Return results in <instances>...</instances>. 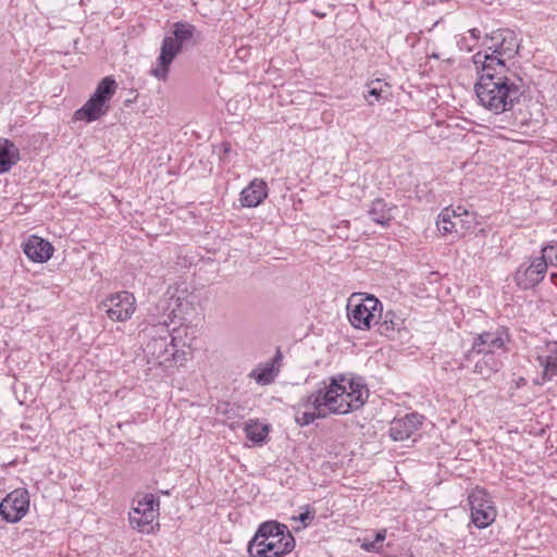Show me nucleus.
Returning a JSON list of instances; mask_svg holds the SVG:
<instances>
[{
    "label": "nucleus",
    "instance_id": "12",
    "mask_svg": "<svg viewBox=\"0 0 557 557\" xmlns=\"http://www.w3.org/2000/svg\"><path fill=\"white\" fill-rule=\"evenodd\" d=\"M99 309L104 311L113 322H125L131 319L136 310V299L127 290L117 292L103 299Z\"/></svg>",
    "mask_w": 557,
    "mask_h": 557
},
{
    "label": "nucleus",
    "instance_id": "34",
    "mask_svg": "<svg viewBox=\"0 0 557 557\" xmlns=\"http://www.w3.org/2000/svg\"><path fill=\"white\" fill-rule=\"evenodd\" d=\"M224 153H228L231 151V144L230 143H223L222 144Z\"/></svg>",
    "mask_w": 557,
    "mask_h": 557
},
{
    "label": "nucleus",
    "instance_id": "10",
    "mask_svg": "<svg viewBox=\"0 0 557 557\" xmlns=\"http://www.w3.org/2000/svg\"><path fill=\"white\" fill-rule=\"evenodd\" d=\"M471 511V522L479 529L491 525L497 516V510L491 495L483 487L475 486L468 496Z\"/></svg>",
    "mask_w": 557,
    "mask_h": 557
},
{
    "label": "nucleus",
    "instance_id": "9",
    "mask_svg": "<svg viewBox=\"0 0 557 557\" xmlns=\"http://www.w3.org/2000/svg\"><path fill=\"white\" fill-rule=\"evenodd\" d=\"M376 312H382V304L373 295L356 299L352 295L347 304V317L355 329L370 330Z\"/></svg>",
    "mask_w": 557,
    "mask_h": 557
},
{
    "label": "nucleus",
    "instance_id": "23",
    "mask_svg": "<svg viewBox=\"0 0 557 557\" xmlns=\"http://www.w3.org/2000/svg\"><path fill=\"white\" fill-rule=\"evenodd\" d=\"M246 437L255 445H262L269 434V426L267 424L258 423L257 421L250 420L245 425Z\"/></svg>",
    "mask_w": 557,
    "mask_h": 557
},
{
    "label": "nucleus",
    "instance_id": "18",
    "mask_svg": "<svg viewBox=\"0 0 557 557\" xmlns=\"http://www.w3.org/2000/svg\"><path fill=\"white\" fill-rule=\"evenodd\" d=\"M537 361L543 368L542 383L552 381L557 375V342L547 344V355L539 356Z\"/></svg>",
    "mask_w": 557,
    "mask_h": 557
},
{
    "label": "nucleus",
    "instance_id": "29",
    "mask_svg": "<svg viewBox=\"0 0 557 557\" xmlns=\"http://www.w3.org/2000/svg\"><path fill=\"white\" fill-rule=\"evenodd\" d=\"M302 509L304 511L296 519L302 523L304 528H306L314 519L315 510L309 505H306Z\"/></svg>",
    "mask_w": 557,
    "mask_h": 557
},
{
    "label": "nucleus",
    "instance_id": "19",
    "mask_svg": "<svg viewBox=\"0 0 557 557\" xmlns=\"http://www.w3.org/2000/svg\"><path fill=\"white\" fill-rule=\"evenodd\" d=\"M20 161V151L9 139H0V174L9 172Z\"/></svg>",
    "mask_w": 557,
    "mask_h": 557
},
{
    "label": "nucleus",
    "instance_id": "30",
    "mask_svg": "<svg viewBox=\"0 0 557 557\" xmlns=\"http://www.w3.org/2000/svg\"><path fill=\"white\" fill-rule=\"evenodd\" d=\"M218 411L224 416H226L228 419L233 418L234 416V408L231 406L230 403H224L218 407Z\"/></svg>",
    "mask_w": 557,
    "mask_h": 557
},
{
    "label": "nucleus",
    "instance_id": "24",
    "mask_svg": "<svg viewBox=\"0 0 557 557\" xmlns=\"http://www.w3.org/2000/svg\"><path fill=\"white\" fill-rule=\"evenodd\" d=\"M455 234L463 237L467 233L473 232L479 224L475 212H468L465 215L454 220Z\"/></svg>",
    "mask_w": 557,
    "mask_h": 557
},
{
    "label": "nucleus",
    "instance_id": "37",
    "mask_svg": "<svg viewBox=\"0 0 557 557\" xmlns=\"http://www.w3.org/2000/svg\"><path fill=\"white\" fill-rule=\"evenodd\" d=\"M314 14H315L317 16H320V17H323V16H324V14H321V11L314 12Z\"/></svg>",
    "mask_w": 557,
    "mask_h": 557
},
{
    "label": "nucleus",
    "instance_id": "17",
    "mask_svg": "<svg viewBox=\"0 0 557 557\" xmlns=\"http://www.w3.org/2000/svg\"><path fill=\"white\" fill-rule=\"evenodd\" d=\"M268 185L263 180L255 178L240 193V205L246 208H256L268 197Z\"/></svg>",
    "mask_w": 557,
    "mask_h": 557
},
{
    "label": "nucleus",
    "instance_id": "14",
    "mask_svg": "<svg viewBox=\"0 0 557 557\" xmlns=\"http://www.w3.org/2000/svg\"><path fill=\"white\" fill-rule=\"evenodd\" d=\"M29 493L26 488H15L1 500L0 516L9 523H16L28 512Z\"/></svg>",
    "mask_w": 557,
    "mask_h": 557
},
{
    "label": "nucleus",
    "instance_id": "26",
    "mask_svg": "<svg viewBox=\"0 0 557 557\" xmlns=\"http://www.w3.org/2000/svg\"><path fill=\"white\" fill-rule=\"evenodd\" d=\"M455 211H453L451 208H444L441 213L438 214L436 225L438 231L443 234H453L455 233V224H454V218Z\"/></svg>",
    "mask_w": 557,
    "mask_h": 557
},
{
    "label": "nucleus",
    "instance_id": "32",
    "mask_svg": "<svg viewBox=\"0 0 557 557\" xmlns=\"http://www.w3.org/2000/svg\"><path fill=\"white\" fill-rule=\"evenodd\" d=\"M453 211H455V216L453 218L454 220L457 219V218H460L462 215H465L466 213H468L469 211L462 207H457L456 209H453Z\"/></svg>",
    "mask_w": 557,
    "mask_h": 557
},
{
    "label": "nucleus",
    "instance_id": "38",
    "mask_svg": "<svg viewBox=\"0 0 557 557\" xmlns=\"http://www.w3.org/2000/svg\"><path fill=\"white\" fill-rule=\"evenodd\" d=\"M314 14H315L317 16H320V17H323V16H324V14H321V11L314 12Z\"/></svg>",
    "mask_w": 557,
    "mask_h": 557
},
{
    "label": "nucleus",
    "instance_id": "35",
    "mask_svg": "<svg viewBox=\"0 0 557 557\" xmlns=\"http://www.w3.org/2000/svg\"><path fill=\"white\" fill-rule=\"evenodd\" d=\"M281 357H282L281 351L277 350L274 360H278V359H281Z\"/></svg>",
    "mask_w": 557,
    "mask_h": 557
},
{
    "label": "nucleus",
    "instance_id": "7",
    "mask_svg": "<svg viewBox=\"0 0 557 557\" xmlns=\"http://www.w3.org/2000/svg\"><path fill=\"white\" fill-rule=\"evenodd\" d=\"M116 89L117 83L113 76L103 77L86 103L74 112L73 119L91 123L106 115L110 110V100Z\"/></svg>",
    "mask_w": 557,
    "mask_h": 557
},
{
    "label": "nucleus",
    "instance_id": "4",
    "mask_svg": "<svg viewBox=\"0 0 557 557\" xmlns=\"http://www.w3.org/2000/svg\"><path fill=\"white\" fill-rule=\"evenodd\" d=\"M295 548V537L288 527L275 520L259 524L249 541L247 552L250 557H283Z\"/></svg>",
    "mask_w": 557,
    "mask_h": 557
},
{
    "label": "nucleus",
    "instance_id": "28",
    "mask_svg": "<svg viewBox=\"0 0 557 557\" xmlns=\"http://www.w3.org/2000/svg\"><path fill=\"white\" fill-rule=\"evenodd\" d=\"M388 96V85L381 79L371 81L368 84V97H373L376 101L385 99Z\"/></svg>",
    "mask_w": 557,
    "mask_h": 557
},
{
    "label": "nucleus",
    "instance_id": "3",
    "mask_svg": "<svg viewBox=\"0 0 557 557\" xmlns=\"http://www.w3.org/2000/svg\"><path fill=\"white\" fill-rule=\"evenodd\" d=\"M171 300L180 308V297L173 299H162L156 306V310L163 311L161 318H156L150 314L151 319L148 325L140 331V335L146 341L144 352L149 360L154 361L160 366H165L171 361H178L182 356L175 344V337L172 336L169 325L173 322V317H176V309L171 308Z\"/></svg>",
    "mask_w": 557,
    "mask_h": 557
},
{
    "label": "nucleus",
    "instance_id": "2",
    "mask_svg": "<svg viewBox=\"0 0 557 557\" xmlns=\"http://www.w3.org/2000/svg\"><path fill=\"white\" fill-rule=\"evenodd\" d=\"M495 67L475 66L478 81L474 92L479 104L493 114L511 111L524 92L522 77L508 65L496 62Z\"/></svg>",
    "mask_w": 557,
    "mask_h": 557
},
{
    "label": "nucleus",
    "instance_id": "15",
    "mask_svg": "<svg viewBox=\"0 0 557 557\" xmlns=\"http://www.w3.org/2000/svg\"><path fill=\"white\" fill-rule=\"evenodd\" d=\"M423 416L417 412L407 413L403 418H395L391 422L389 436L395 442L408 440L421 425Z\"/></svg>",
    "mask_w": 557,
    "mask_h": 557
},
{
    "label": "nucleus",
    "instance_id": "25",
    "mask_svg": "<svg viewBox=\"0 0 557 557\" xmlns=\"http://www.w3.org/2000/svg\"><path fill=\"white\" fill-rule=\"evenodd\" d=\"M274 366L272 363L260 364L253 369L250 376L260 385L271 384L275 379Z\"/></svg>",
    "mask_w": 557,
    "mask_h": 557
},
{
    "label": "nucleus",
    "instance_id": "36",
    "mask_svg": "<svg viewBox=\"0 0 557 557\" xmlns=\"http://www.w3.org/2000/svg\"><path fill=\"white\" fill-rule=\"evenodd\" d=\"M160 493L163 495H170V491H168V490L166 491L161 490Z\"/></svg>",
    "mask_w": 557,
    "mask_h": 557
},
{
    "label": "nucleus",
    "instance_id": "21",
    "mask_svg": "<svg viewBox=\"0 0 557 557\" xmlns=\"http://www.w3.org/2000/svg\"><path fill=\"white\" fill-rule=\"evenodd\" d=\"M481 355L482 358L475 362L473 372L484 379H488L502 369L503 362L494 354Z\"/></svg>",
    "mask_w": 557,
    "mask_h": 557
},
{
    "label": "nucleus",
    "instance_id": "20",
    "mask_svg": "<svg viewBox=\"0 0 557 557\" xmlns=\"http://www.w3.org/2000/svg\"><path fill=\"white\" fill-rule=\"evenodd\" d=\"M404 319L398 317L393 310L386 311L383 315L380 312V320L376 322L379 325V333L386 337H394L396 332L404 327Z\"/></svg>",
    "mask_w": 557,
    "mask_h": 557
},
{
    "label": "nucleus",
    "instance_id": "33",
    "mask_svg": "<svg viewBox=\"0 0 557 557\" xmlns=\"http://www.w3.org/2000/svg\"><path fill=\"white\" fill-rule=\"evenodd\" d=\"M469 34L474 40H478L480 38L481 32L478 28H471L469 29Z\"/></svg>",
    "mask_w": 557,
    "mask_h": 557
},
{
    "label": "nucleus",
    "instance_id": "11",
    "mask_svg": "<svg viewBox=\"0 0 557 557\" xmlns=\"http://www.w3.org/2000/svg\"><path fill=\"white\" fill-rule=\"evenodd\" d=\"M159 498L153 494H145L128 515L131 527L141 533L153 532V522L159 516Z\"/></svg>",
    "mask_w": 557,
    "mask_h": 557
},
{
    "label": "nucleus",
    "instance_id": "5",
    "mask_svg": "<svg viewBox=\"0 0 557 557\" xmlns=\"http://www.w3.org/2000/svg\"><path fill=\"white\" fill-rule=\"evenodd\" d=\"M484 51H478L472 57L474 66L495 67V63L507 65L520 50V39L510 28H498L486 34L482 41Z\"/></svg>",
    "mask_w": 557,
    "mask_h": 557
},
{
    "label": "nucleus",
    "instance_id": "22",
    "mask_svg": "<svg viewBox=\"0 0 557 557\" xmlns=\"http://www.w3.org/2000/svg\"><path fill=\"white\" fill-rule=\"evenodd\" d=\"M371 220L376 224L386 226L392 221L391 208L382 198H376L372 201L371 207L368 211Z\"/></svg>",
    "mask_w": 557,
    "mask_h": 557
},
{
    "label": "nucleus",
    "instance_id": "13",
    "mask_svg": "<svg viewBox=\"0 0 557 557\" xmlns=\"http://www.w3.org/2000/svg\"><path fill=\"white\" fill-rule=\"evenodd\" d=\"M509 341L508 330L504 326L497 327L494 332H482L473 337L471 348L463 358L471 361L474 354H495V350L505 348Z\"/></svg>",
    "mask_w": 557,
    "mask_h": 557
},
{
    "label": "nucleus",
    "instance_id": "27",
    "mask_svg": "<svg viewBox=\"0 0 557 557\" xmlns=\"http://www.w3.org/2000/svg\"><path fill=\"white\" fill-rule=\"evenodd\" d=\"M386 537V530H380L374 534L373 540L364 537L361 547L371 553H379L383 547V542Z\"/></svg>",
    "mask_w": 557,
    "mask_h": 557
},
{
    "label": "nucleus",
    "instance_id": "31",
    "mask_svg": "<svg viewBox=\"0 0 557 557\" xmlns=\"http://www.w3.org/2000/svg\"><path fill=\"white\" fill-rule=\"evenodd\" d=\"M457 46H458V48L460 50H467V51H471L472 50V47L468 46L466 37L459 38L458 41H457Z\"/></svg>",
    "mask_w": 557,
    "mask_h": 557
},
{
    "label": "nucleus",
    "instance_id": "1",
    "mask_svg": "<svg viewBox=\"0 0 557 557\" xmlns=\"http://www.w3.org/2000/svg\"><path fill=\"white\" fill-rule=\"evenodd\" d=\"M369 398V389L362 376L338 373L322 382V386L301 399L299 406L306 408L297 413L295 421L307 426L330 414H346L359 410Z\"/></svg>",
    "mask_w": 557,
    "mask_h": 557
},
{
    "label": "nucleus",
    "instance_id": "6",
    "mask_svg": "<svg viewBox=\"0 0 557 557\" xmlns=\"http://www.w3.org/2000/svg\"><path fill=\"white\" fill-rule=\"evenodd\" d=\"M197 33L195 25L184 21L175 22L170 35L164 36L161 42L160 54L157 65L150 71L151 75L159 81H166L172 62L183 52L184 47L196 44Z\"/></svg>",
    "mask_w": 557,
    "mask_h": 557
},
{
    "label": "nucleus",
    "instance_id": "16",
    "mask_svg": "<svg viewBox=\"0 0 557 557\" xmlns=\"http://www.w3.org/2000/svg\"><path fill=\"white\" fill-rule=\"evenodd\" d=\"M23 251L33 262L44 263L52 257L54 248L50 242L30 235L23 246Z\"/></svg>",
    "mask_w": 557,
    "mask_h": 557
},
{
    "label": "nucleus",
    "instance_id": "8",
    "mask_svg": "<svg viewBox=\"0 0 557 557\" xmlns=\"http://www.w3.org/2000/svg\"><path fill=\"white\" fill-rule=\"evenodd\" d=\"M554 247L552 245L542 248V256L533 258L530 262L521 263L513 276V280L519 288L528 290L540 284L547 272L548 262H555L552 252Z\"/></svg>",
    "mask_w": 557,
    "mask_h": 557
}]
</instances>
